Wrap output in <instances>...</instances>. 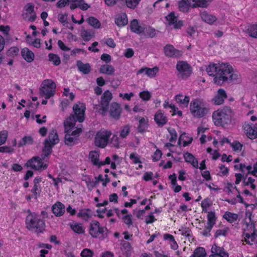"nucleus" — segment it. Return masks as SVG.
<instances>
[{"instance_id":"10","label":"nucleus","mask_w":257,"mask_h":257,"mask_svg":"<svg viewBox=\"0 0 257 257\" xmlns=\"http://www.w3.org/2000/svg\"><path fill=\"white\" fill-rule=\"evenodd\" d=\"M25 166L27 168L31 167L36 170H39L42 168L45 170L47 168V165L44 164L42 159L38 156L34 157L29 160L25 164Z\"/></svg>"},{"instance_id":"64","label":"nucleus","mask_w":257,"mask_h":257,"mask_svg":"<svg viewBox=\"0 0 257 257\" xmlns=\"http://www.w3.org/2000/svg\"><path fill=\"white\" fill-rule=\"evenodd\" d=\"M134 54V52L133 49L132 48H127L125 50V52L124 53V56L127 58H130L133 56Z\"/></svg>"},{"instance_id":"40","label":"nucleus","mask_w":257,"mask_h":257,"mask_svg":"<svg viewBox=\"0 0 257 257\" xmlns=\"http://www.w3.org/2000/svg\"><path fill=\"white\" fill-rule=\"evenodd\" d=\"M165 19L166 21H168V24L170 26L173 25L177 21V18L175 16V13L174 12H171L166 16Z\"/></svg>"},{"instance_id":"56","label":"nucleus","mask_w":257,"mask_h":257,"mask_svg":"<svg viewBox=\"0 0 257 257\" xmlns=\"http://www.w3.org/2000/svg\"><path fill=\"white\" fill-rule=\"evenodd\" d=\"M122 247L121 249L125 250V252L128 253L131 250V245L129 242L126 241H123L121 243Z\"/></svg>"},{"instance_id":"33","label":"nucleus","mask_w":257,"mask_h":257,"mask_svg":"<svg viewBox=\"0 0 257 257\" xmlns=\"http://www.w3.org/2000/svg\"><path fill=\"white\" fill-rule=\"evenodd\" d=\"M33 143V139L31 136H25L19 142V147H22L26 145H31Z\"/></svg>"},{"instance_id":"12","label":"nucleus","mask_w":257,"mask_h":257,"mask_svg":"<svg viewBox=\"0 0 257 257\" xmlns=\"http://www.w3.org/2000/svg\"><path fill=\"white\" fill-rule=\"evenodd\" d=\"M112 99V93L109 91H105L101 96V100L100 102L101 108L99 110H102L105 112L108 109V106L110 101Z\"/></svg>"},{"instance_id":"17","label":"nucleus","mask_w":257,"mask_h":257,"mask_svg":"<svg viewBox=\"0 0 257 257\" xmlns=\"http://www.w3.org/2000/svg\"><path fill=\"white\" fill-rule=\"evenodd\" d=\"M121 109L120 105L116 103L113 102L110 105L109 113L110 115L115 119H118L121 113Z\"/></svg>"},{"instance_id":"29","label":"nucleus","mask_w":257,"mask_h":257,"mask_svg":"<svg viewBox=\"0 0 257 257\" xmlns=\"http://www.w3.org/2000/svg\"><path fill=\"white\" fill-rule=\"evenodd\" d=\"M183 95L178 94L176 96V101L182 105L184 107H187L189 102V97L188 96H185L184 98Z\"/></svg>"},{"instance_id":"49","label":"nucleus","mask_w":257,"mask_h":257,"mask_svg":"<svg viewBox=\"0 0 257 257\" xmlns=\"http://www.w3.org/2000/svg\"><path fill=\"white\" fill-rule=\"evenodd\" d=\"M230 145L234 151H241L243 147V145L237 141H234Z\"/></svg>"},{"instance_id":"51","label":"nucleus","mask_w":257,"mask_h":257,"mask_svg":"<svg viewBox=\"0 0 257 257\" xmlns=\"http://www.w3.org/2000/svg\"><path fill=\"white\" fill-rule=\"evenodd\" d=\"M0 31L2 32L4 35L6 36V39L9 42L10 39L8 38V34L9 32L10 31V27L8 26H0Z\"/></svg>"},{"instance_id":"44","label":"nucleus","mask_w":257,"mask_h":257,"mask_svg":"<svg viewBox=\"0 0 257 257\" xmlns=\"http://www.w3.org/2000/svg\"><path fill=\"white\" fill-rule=\"evenodd\" d=\"M81 36L83 40L84 41L87 42L89 41L91 38L94 36V35L92 33L84 30L81 31Z\"/></svg>"},{"instance_id":"30","label":"nucleus","mask_w":257,"mask_h":257,"mask_svg":"<svg viewBox=\"0 0 257 257\" xmlns=\"http://www.w3.org/2000/svg\"><path fill=\"white\" fill-rule=\"evenodd\" d=\"M47 139H48L49 142L51 143L52 145H55L58 144L59 142L58 134L57 132L54 130L49 133L48 138Z\"/></svg>"},{"instance_id":"46","label":"nucleus","mask_w":257,"mask_h":257,"mask_svg":"<svg viewBox=\"0 0 257 257\" xmlns=\"http://www.w3.org/2000/svg\"><path fill=\"white\" fill-rule=\"evenodd\" d=\"M168 131L169 133L171 138L169 140L170 142H174L176 141L177 138V134L175 129L169 127Z\"/></svg>"},{"instance_id":"55","label":"nucleus","mask_w":257,"mask_h":257,"mask_svg":"<svg viewBox=\"0 0 257 257\" xmlns=\"http://www.w3.org/2000/svg\"><path fill=\"white\" fill-rule=\"evenodd\" d=\"M67 16L68 15L67 14L58 15V20L64 26H65V24L68 23Z\"/></svg>"},{"instance_id":"37","label":"nucleus","mask_w":257,"mask_h":257,"mask_svg":"<svg viewBox=\"0 0 257 257\" xmlns=\"http://www.w3.org/2000/svg\"><path fill=\"white\" fill-rule=\"evenodd\" d=\"M148 123L144 117H142L139 120V125L138 126V131L139 133H143L148 127Z\"/></svg>"},{"instance_id":"24","label":"nucleus","mask_w":257,"mask_h":257,"mask_svg":"<svg viewBox=\"0 0 257 257\" xmlns=\"http://www.w3.org/2000/svg\"><path fill=\"white\" fill-rule=\"evenodd\" d=\"M115 69L113 67L110 65H102L99 68V71L101 74H105L108 75L113 74Z\"/></svg>"},{"instance_id":"27","label":"nucleus","mask_w":257,"mask_h":257,"mask_svg":"<svg viewBox=\"0 0 257 257\" xmlns=\"http://www.w3.org/2000/svg\"><path fill=\"white\" fill-rule=\"evenodd\" d=\"M211 252L213 254L221 255L223 257H228V253L225 251L223 247L218 246L214 244L211 248Z\"/></svg>"},{"instance_id":"41","label":"nucleus","mask_w":257,"mask_h":257,"mask_svg":"<svg viewBox=\"0 0 257 257\" xmlns=\"http://www.w3.org/2000/svg\"><path fill=\"white\" fill-rule=\"evenodd\" d=\"M44 148H43L42 152H47L48 154H51L52 151V145L51 143L49 142L48 139H45L44 143Z\"/></svg>"},{"instance_id":"15","label":"nucleus","mask_w":257,"mask_h":257,"mask_svg":"<svg viewBox=\"0 0 257 257\" xmlns=\"http://www.w3.org/2000/svg\"><path fill=\"white\" fill-rule=\"evenodd\" d=\"M154 120L159 127L164 126L168 121L167 117L162 110H158L155 114Z\"/></svg>"},{"instance_id":"45","label":"nucleus","mask_w":257,"mask_h":257,"mask_svg":"<svg viewBox=\"0 0 257 257\" xmlns=\"http://www.w3.org/2000/svg\"><path fill=\"white\" fill-rule=\"evenodd\" d=\"M159 69L157 67H155L153 68H147L146 74L150 77H154L156 73L158 72Z\"/></svg>"},{"instance_id":"31","label":"nucleus","mask_w":257,"mask_h":257,"mask_svg":"<svg viewBox=\"0 0 257 257\" xmlns=\"http://www.w3.org/2000/svg\"><path fill=\"white\" fill-rule=\"evenodd\" d=\"M223 217L227 221L232 223L237 219L238 215L237 214L227 211L224 213Z\"/></svg>"},{"instance_id":"32","label":"nucleus","mask_w":257,"mask_h":257,"mask_svg":"<svg viewBox=\"0 0 257 257\" xmlns=\"http://www.w3.org/2000/svg\"><path fill=\"white\" fill-rule=\"evenodd\" d=\"M90 212H91V210L89 209H81L79 210L77 216L79 217L83 218L85 220H87L91 217Z\"/></svg>"},{"instance_id":"14","label":"nucleus","mask_w":257,"mask_h":257,"mask_svg":"<svg viewBox=\"0 0 257 257\" xmlns=\"http://www.w3.org/2000/svg\"><path fill=\"white\" fill-rule=\"evenodd\" d=\"M227 98L225 91L222 88L219 89L216 94L212 99L214 103L216 105H220L224 102V99Z\"/></svg>"},{"instance_id":"36","label":"nucleus","mask_w":257,"mask_h":257,"mask_svg":"<svg viewBox=\"0 0 257 257\" xmlns=\"http://www.w3.org/2000/svg\"><path fill=\"white\" fill-rule=\"evenodd\" d=\"M216 220V217L215 212L214 211L209 212L207 214V225H211L213 227L215 224Z\"/></svg>"},{"instance_id":"62","label":"nucleus","mask_w":257,"mask_h":257,"mask_svg":"<svg viewBox=\"0 0 257 257\" xmlns=\"http://www.w3.org/2000/svg\"><path fill=\"white\" fill-rule=\"evenodd\" d=\"M179 231L181 232V234L186 237H189L191 236L190 232L191 231L190 229L188 227H185L179 230Z\"/></svg>"},{"instance_id":"7","label":"nucleus","mask_w":257,"mask_h":257,"mask_svg":"<svg viewBox=\"0 0 257 257\" xmlns=\"http://www.w3.org/2000/svg\"><path fill=\"white\" fill-rule=\"evenodd\" d=\"M106 228L100 227V223L96 220H92L90 224L89 233L93 237L104 239L107 236Z\"/></svg>"},{"instance_id":"26","label":"nucleus","mask_w":257,"mask_h":257,"mask_svg":"<svg viewBox=\"0 0 257 257\" xmlns=\"http://www.w3.org/2000/svg\"><path fill=\"white\" fill-rule=\"evenodd\" d=\"M89 157L92 164L99 168V163L100 162L99 161V153L95 151H90Z\"/></svg>"},{"instance_id":"34","label":"nucleus","mask_w":257,"mask_h":257,"mask_svg":"<svg viewBox=\"0 0 257 257\" xmlns=\"http://www.w3.org/2000/svg\"><path fill=\"white\" fill-rule=\"evenodd\" d=\"M70 228L76 233L78 234L83 233L84 230L81 224L77 223H70Z\"/></svg>"},{"instance_id":"5","label":"nucleus","mask_w":257,"mask_h":257,"mask_svg":"<svg viewBox=\"0 0 257 257\" xmlns=\"http://www.w3.org/2000/svg\"><path fill=\"white\" fill-rule=\"evenodd\" d=\"M190 110L192 114L197 118H201L208 113L206 104L201 99H195L190 104Z\"/></svg>"},{"instance_id":"13","label":"nucleus","mask_w":257,"mask_h":257,"mask_svg":"<svg viewBox=\"0 0 257 257\" xmlns=\"http://www.w3.org/2000/svg\"><path fill=\"white\" fill-rule=\"evenodd\" d=\"M243 127L244 132L248 138L253 140L257 138V131L255 129L253 123L245 124Z\"/></svg>"},{"instance_id":"47","label":"nucleus","mask_w":257,"mask_h":257,"mask_svg":"<svg viewBox=\"0 0 257 257\" xmlns=\"http://www.w3.org/2000/svg\"><path fill=\"white\" fill-rule=\"evenodd\" d=\"M130 129L128 125H126L121 127L120 131V137L123 139L125 138L130 133Z\"/></svg>"},{"instance_id":"11","label":"nucleus","mask_w":257,"mask_h":257,"mask_svg":"<svg viewBox=\"0 0 257 257\" xmlns=\"http://www.w3.org/2000/svg\"><path fill=\"white\" fill-rule=\"evenodd\" d=\"M165 55L168 57L178 58L182 55L181 51L176 49L173 45H167L164 48Z\"/></svg>"},{"instance_id":"35","label":"nucleus","mask_w":257,"mask_h":257,"mask_svg":"<svg viewBox=\"0 0 257 257\" xmlns=\"http://www.w3.org/2000/svg\"><path fill=\"white\" fill-rule=\"evenodd\" d=\"M86 21L90 26L95 29H98L100 27V22L96 18L93 17H89L87 19Z\"/></svg>"},{"instance_id":"54","label":"nucleus","mask_w":257,"mask_h":257,"mask_svg":"<svg viewBox=\"0 0 257 257\" xmlns=\"http://www.w3.org/2000/svg\"><path fill=\"white\" fill-rule=\"evenodd\" d=\"M110 144L115 148H118L119 146V139L117 135H114L111 138Z\"/></svg>"},{"instance_id":"22","label":"nucleus","mask_w":257,"mask_h":257,"mask_svg":"<svg viewBox=\"0 0 257 257\" xmlns=\"http://www.w3.org/2000/svg\"><path fill=\"white\" fill-rule=\"evenodd\" d=\"M201 19L205 22L211 25L216 21L217 19L215 16L208 14L206 12H203L201 13Z\"/></svg>"},{"instance_id":"9","label":"nucleus","mask_w":257,"mask_h":257,"mask_svg":"<svg viewBox=\"0 0 257 257\" xmlns=\"http://www.w3.org/2000/svg\"><path fill=\"white\" fill-rule=\"evenodd\" d=\"M110 135V132L107 131L98 132L95 138V145L99 148H104L108 143Z\"/></svg>"},{"instance_id":"2","label":"nucleus","mask_w":257,"mask_h":257,"mask_svg":"<svg viewBox=\"0 0 257 257\" xmlns=\"http://www.w3.org/2000/svg\"><path fill=\"white\" fill-rule=\"evenodd\" d=\"M85 107L83 103L75 104L73 107L74 114H71L64 122L65 133V143L69 146H72L78 143V139L76 136L73 137L70 134L76 121L82 122L84 120Z\"/></svg>"},{"instance_id":"28","label":"nucleus","mask_w":257,"mask_h":257,"mask_svg":"<svg viewBox=\"0 0 257 257\" xmlns=\"http://www.w3.org/2000/svg\"><path fill=\"white\" fill-rule=\"evenodd\" d=\"M211 1V0H192V2L194 3L192 5L191 8H207L208 6V3Z\"/></svg>"},{"instance_id":"18","label":"nucleus","mask_w":257,"mask_h":257,"mask_svg":"<svg viewBox=\"0 0 257 257\" xmlns=\"http://www.w3.org/2000/svg\"><path fill=\"white\" fill-rule=\"evenodd\" d=\"M76 66L78 70L83 74H88L91 72V66L88 63L84 64L81 61L78 60L76 62Z\"/></svg>"},{"instance_id":"21","label":"nucleus","mask_w":257,"mask_h":257,"mask_svg":"<svg viewBox=\"0 0 257 257\" xmlns=\"http://www.w3.org/2000/svg\"><path fill=\"white\" fill-rule=\"evenodd\" d=\"M115 24L119 27H123L127 24L126 15L122 13L117 16L115 19Z\"/></svg>"},{"instance_id":"38","label":"nucleus","mask_w":257,"mask_h":257,"mask_svg":"<svg viewBox=\"0 0 257 257\" xmlns=\"http://www.w3.org/2000/svg\"><path fill=\"white\" fill-rule=\"evenodd\" d=\"M49 60L53 62L55 66L59 65L61 63L60 58L58 55L53 53H50L48 55Z\"/></svg>"},{"instance_id":"23","label":"nucleus","mask_w":257,"mask_h":257,"mask_svg":"<svg viewBox=\"0 0 257 257\" xmlns=\"http://www.w3.org/2000/svg\"><path fill=\"white\" fill-rule=\"evenodd\" d=\"M130 28L133 32L137 34H140L144 31V28L139 25L138 21L136 19H134L131 21Z\"/></svg>"},{"instance_id":"57","label":"nucleus","mask_w":257,"mask_h":257,"mask_svg":"<svg viewBox=\"0 0 257 257\" xmlns=\"http://www.w3.org/2000/svg\"><path fill=\"white\" fill-rule=\"evenodd\" d=\"M212 226L211 225H206L205 228L202 232H201V234L205 236H209L210 235V232L211 231Z\"/></svg>"},{"instance_id":"6","label":"nucleus","mask_w":257,"mask_h":257,"mask_svg":"<svg viewBox=\"0 0 257 257\" xmlns=\"http://www.w3.org/2000/svg\"><path fill=\"white\" fill-rule=\"evenodd\" d=\"M56 87V85L52 80L45 79L42 82L39 89L40 95L45 97L46 99H49L55 94Z\"/></svg>"},{"instance_id":"39","label":"nucleus","mask_w":257,"mask_h":257,"mask_svg":"<svg viewBox=\"0 0 257 257\" xmlns=\"http://www.w3.org/2000/svg\"><path fill=\"white\" fill-rule=\"evenodd\" d=\"M247 30L249 36L257 38V25L248 26Z\"/></svg>"},{"instance_id":"48","label":"nucleus","mask_w":257,"mask_h":257,"mask_svg":"<svg viewBox=\"0 0 257 257\" xmlns=\"http://www.w3.org/2000/svg\"><path fill=\"white\" fill-rule=\"evenodd\" d=\"M139 96L143 100L148 101L150 99L151 94L148 91H143L140 93Z\"/></svg>"},{"instance_id":"50","label":"nucleus","mask_w":257,"mask_h":257,"mask_svg":"<svg viewBox=\"0 0 257 257\" xmlns=\"http://www.w3.org/2000/svg\"><path fill=\"white\" fill-rule=\"evenodd\" d=\"M8 136V132L7 131H3L0 133V145L5 143Z\"/></svg>"},{"instance_id":"3","label":"nucleus","mask_w":257,"mask_h":257,"mask_svg":"<svg viewBox=\"0 0 257 257\" xmlns=\"http://www.w3.org/2000/svg\"><path fill=\"white\" fill-rule=\"evenodd\" d=\"M233 116V112L231 108L225 106L214 111L212 119L215 125L226 127L231 124Z\"/></svg>"},{"instance_id":"52","label":"nucleus","mask_w":257,"mask_h":257,"mask_svg":"<svg viewBox=\"0 0 257 257\" xmlns=\"http://www.w3.org/2000/svg\"><path fill=\"white\" fill-rule=\"evenodd\" d=\"M123 222L127 224L128 226L131 225L133 224L132 222V214H127L126 215H124L122 218Z\"/></svg>"},{"instance_id":"19","label":"nucleus","mask_w":257,"mask_h":257,"mask_svg":"<svg viewBox=\"0 0 257 257\" xmlns=\"http://www.w3.org/2000/svg\"><path fill=\"white\" fill-rule=\"evenodd\" d=\"M21 55L23 58L28 62H32L35 58L34 53L28 48H24L22 49Z\"/></svg>"},{"instance_id":"1","label":"nucleus","mask_w":257,"mask_h":257,"mask_svg":"<svg viewBox=\"0 0 257 257\" xmlns=\"http://www.w3.org/2000/svg\"><path fill=\"white\" fill-rule=\"evenodd\" d=\"M206 71L210 76L214 77V83L218 85L224 83H230L233 81L237 82L240 75L235 73L233 68L227 63H210L206 68Z\"/></svg>"},{"instance_id":"4","label":"nucleus","mask_w":257,"mask_h":257,"mask_svg":"<svg viewBox=\"0 0 257 257\" xmlns=\"http://www.w3.org/2000/svg\"><path fill=\"white\" fill-rule=\"evenodd\" d=\"M30 213L27 216L26 218V227L31 231H34L37 234L43 233L45 230V223L43 220L41 219L40 216L35 213H31L29 210Z\"/></svg>"},{"instance_id":"63","label":"nucleus","mask_w":257,"mask_h":257,"mask_svg":"<svg viewBox=\"0 0 257 257\" xmlns=\"http://www.w3.org/2000/svg\"><path fill=\"white\" fill-rule=\"evenodd\" d=\"M14 152V149L10 147L4 146L0 147V152L11 153Z\"/></svg>"},{"instance_id":"60","label":"nucleus","mask_w":257,"mask_h":257,"mask_svg":"<svg viewBox=\"0 0 257 257\" xmlns=\"http://www.w3.org/2000/svg\"><path fill=\"white\" fill-rule=\"evenodd\" d=\"M227 231L228 228L224 229H218L215 233L214 237L217 238L220 235H223L225 236L227 234Z\"/></svg>"},{"instance_id":"25","label":"nucleus","mask_w":257,"mask_h":257,"mask_svg":"<svg viewBox=\"0 0 257 257\" xmlns=\"http://www.w3.org/2000/svg\"><path fill=\"white\" fill-rule=\"evenodd\" d=\"M192 5L189 0H181L178 2L179 10L183 13L187 12L189 8H191Z\"/></svg>"},{"instance_id":"20","label":"nucleus","mask_w":257,"mask_h":257,"mask_svg":"<svg viewBox=\"0 0 257 257\" xmlns=\"http://www.w3.org/2000/svg\"><path fill=\"white\" fill-rule=\"evenodd\" d=\"M184 158L186 162L190 163L194 168H199L198 162L192 154L186 152L184 154Z\"/></svg>"},{"instance_id":"58","label":"nucleus","mask_w":257,"mask_h":257,"mask_svg":"<svg viewBox=\"0 0 257 257\" xmlns=\"http://www.w3.org/2000/svg\"><path fill=\"white\" fill-rule=\"evenodd\" d=\"M162 155V152L160 150L157 149L154 153L153 156H152L153 160L154 162L158 161V160H159L160 159Z\"/></svg>"},{"instance_id":"42","label":"nucleus","mask_w":257,"mask_h":257,"mask_svg":"<svg viewBox=\"0 0 257 257\" xmlns=\"http://www.w3.org/2000/svg\"><path fill=\"white\" fill-rule=\"evenodd\" d=\"M141 0H126V7L131 9H135L139 5Z\"/></svg>"},{"instance_id":"8","label":"nucleus","mask_w":257,"mask_h":257,"mask_svg":"<svg viewBox=\"0 0 257 257\" xmlns=\"http://www.w3.org/2000/svg\"><path fill=\"white\" fill-rule=\"evenodd\" d=\"M176 69L178 71V75L183 79L188 77L192 72L191 67L186 61H183L177 62Z\"/></svg>"},{"instance_id":"53","label":"nucleus","mask_w":257,"mask_h":257,"mask_svg":"<svg viewBox=\"0 0 257 257\" xmlns=\"http://www.w3.org/2000/svg\"><path fill=\"white\" fill-rule=\"evenodd\" d=\"M93 254L92 251L88 248L84 249L81 253L82 257H92Z\"/></svg>"},{"instance_id":"59","label":"nucleus","mask_w":257,"mask_h":257,"mask_svg":"<svg viewBox=\"0 0 257 257\" xmlns=\"http://www.w3.org/2000/svg\"><path fill=\"white\" fill-rule=\"evenodd\" d=\"M19 51V49L16 47H11L7 52L8 55L16 56Z\"/></svg>"},{"instance_id":"16","label":"nucleus","mask_w":257,"mask_h":257,"mask_svg":"<svg viewBox=\"0 0 257 257\" xmlns=\"http://www.w3.org/2000/svg\"><path fill=\"white\" fill-rule=\"evenodd\" d=\"M52 211L56 216H61L65 211V206L60 202H57L52 207Z\"/></svg>"},{"instance_id":"43","label":"nucleus","mask_w":257,"mask_h":257,"mask_svg":"<svg viewBox=\"0 0 257 257\" xmlns=\"http://www.w3.org/2000/svg\"><path fill=\"white\" fill-rule=\"evenodd\" d=\"M194 254L196 257H205L206 256V252L205 249L202 247H198L196 248L194 251Z\"/></svg>"},{"instance_id":"61","label":"nucleus","mask_w":257,"mask_h":257,"mask_svg":"<svg viewBox=\"0 0 257 257\" xmlns=\"http://www.w3.org/2000/svg\"><path fill=\"white\" fill-rule=\"evenodd\" d=\"M201 207L202 208H207L211 205V201L208 198H206L202 201Z\"/></svg>"}]
</instances>
